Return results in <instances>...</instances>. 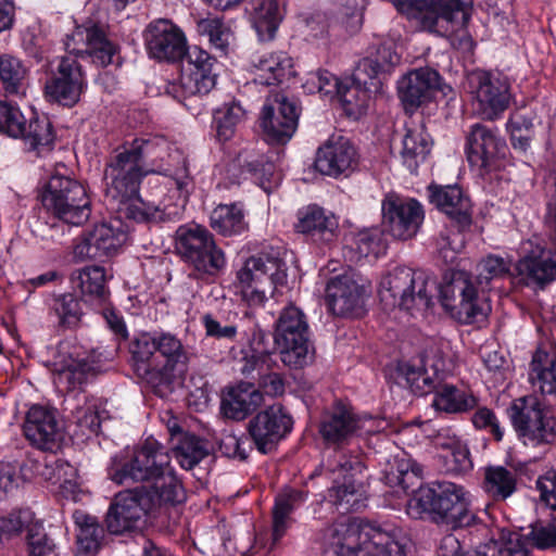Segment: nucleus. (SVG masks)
Listing matches in <instances>:
<instances>
[{
    "instance_id": "1",
    "label": "nucleus",
    "mask_w": 556,
    "mask_h": 556,
    "mask_svg": "<svg viewBox=\"0 0 556 556\" xmlns=\"http://www.w3.org/2000/svg\"><path fill=\"white\" fill-rule=\"evenodd\" d=\"M68 55L60 59L56 70L45 85L46 96L60 104L74 105L86 88L81 65L75 56L88 55L100 66L113 63L116 47L96 24L77 26L64 42Z\"/></svg>"
},
{
    "instance_id": "2",
    "label": "nucleus",
    "mask_w": 556,
    "mask_h": 556,
    "mask_svg": "<svg viewBox=\"0 0 556 556\" xmlns=\"http://www.w3.org/2000/svg\"><path fill=\"white\" fill-rule=\"evenodd\" d=\"M129 350L136 372L153 387L170 384L189 362L186 346L172 332L141 333L131 341Z\"/></svg>"
},
{
    "instance_id": "3",
    "label": "nucleus",
    "mask_w": 556,
    "mask_h": 556,
    "mask_svg": "<svg viewBox=\"0 0 556 556\" xmlns=\"http://www.w3.org/2000/svg\"><path fill=\"white\" fill-rule=\"evenodd\" d=\"M337 556H408L412 541L400 528L334 522L325 531Z\"/></svg>"
},
{
    "instance_id": "4",
    "label": "nucleus",
    "mask_w": 556,
    "mask_h": 556,
    "mask_svg": "<svg viewBox=\"0 0 556 556\" xmlns=\"http://www.w3.org/2000/svg\"><path fill=\"white\" fill-rule=\"evenodd\" d=\"M469 492L451 481H435L419 488L409 502V507L426 513L437 525L451 529L469 527L477 522L476 514L469 507Z\"/></svg>"
},
{
    "instance_id": "5",
    "label": "nucleus",
    "mask_w": 556,
    "mask_h": 556,
    "mask_svg": "<svg viewBox=\"0 0 556 556\" xmlns=\"http://www.w3.org/2000/svg\"><path fill=\"white\" fill-rule=\"evenodd\" d=\"M392 3L419 29L442 37L464 29L470 17L462 0H392Z\"/></svg>"
},
{
    "instance_id": "6",
    "label": "nucleus",
    "mask_w": 556,
    "mask_h": 556,
    "mask_svg": "<svg viewBox=\"0 0 556 556\" xmlns=\"http://www.w3.org/2000/svg\"><path fill=\"white\" fill-rule=\"evenodd\" d=\"M435 282L424 271L396 267L380 282L379 295L389 307H400L414 314L432 305Z\"/></svg>"
},
{
    "instance_id": "7",
    "label": "nucleus",
    "mask_w": 556,
    "mask_h": 556,
    "mask_svg": "<svg viewBox=\"0 0 556 556\" xmlns=\"http://www.w3.org/2000/svg\"><path fill=\"white\" fill-rule=\"evenodd\" d=\"M440 301L444 309L462 324L483 321L491 312L488 296L473 276L464 270L453 271L440 287Z\"/></svg>"
},
{
    "instance_id": "8",
    "label": "nucleus",
    "mask_w": 556,
    "mask_h": 556,
    "mask_svg": "<svg viewBox=\"0 0 556 556\" xmlns=\"http://www.w3.org/2000/svg\"><path fill=\"white\" fill-rule=\"evenodd\" d=\"M175 250L200 277L216 276L226 266L225 253L217 247L214 236L198 224L181 225L177 228Z\"/></svg>"
},
{
    "instance_id": "9",
    "label": "nucleus",
    "mask_w": 556,
    "mask_h": 556,
    "mask_svg": "<svg viewBox=\"0 0 556 556\" xmlns=\"http://www.w3.org/2000/svg\"><path fill=\"white\" fill-rule=\"evenodd\" d=\"M43 207L63 222L80 225L90 216L84 186L59 169L51 175L40 195Z\"/></svg>"
},
{
    "instance_id": "10",
    "label": "nucleus",
    "mask_w": 556,
    "mask_h": 556,
    "mask_svg": "<svg viewBox=\"0 0 556 556\" xmlns=\"http://www.w3.org/2000/svg\"><path fill=\"white\" fill-rule=\"evenodd\" d=\"M508 415L526 446L540 447L556 442V419L535 396L516 399L508 408Z\"/></svg>"
},
{
    "instance_id": "11",
    "label": "nucleus",
    "mask_w": 556,
    "mask_h": 556,
    "mask_svg": "<svg viewBox=\"0 0 556 556\" xmlns=\"http://www.w3.org/2000/svg\"><path fill=\"white\" fill-rule=\"evenodd\" d=\"M325 466L334 475L333 484L328 490V500L343 513L358 510L365 506V491L355 475L363 464L357 456H349L343 450H334L326 459Z\"/></svg>"
},
{
    "instance_id": "12",
    "label": "nucleus",
    "mask_w": 556,
    "mask_h": 556,
    "mask_svg": "<svg viewBox=\"0 0 556 556\" xmlns=\"http://www.w3.org/2000/svg\"><path fill=\"white\" fill-rule=\"evenodd\" d=\"M466 88L484 119H497L509 106L510 83L498 72L471 71L466 76Z\"/></svg>"
},
{
    "instance_id": "13",
    "label": "nucleus",
    "mask_w": 556,
    "mask_h": 556,
    "mask_svg": "<svg viewBox=\"0 0 556 556\" xmlns=\"http://www.w3.org/2000/svg\"><path fill=\"white\" fill-rule=\"evenodd\" d=\"M148 170L128 142L115 149L104 168L106 201L139 192Z\"/></svg>"
},
{
    "instance_id": "14",
    "label": "nucleus",
    "mask_w": 556,
    "mask_h": 556,
    "mask_svg": "<svg viewBox=\"0 0 556 556\" xmlns=\"http://www.w3.org/2000/svg\"><path fill=\"white\" fill-rule=\"evenodd\" d=\"M238 279L249 303L262 305L267 293L273 294L277 286L286 282V265L278 258L252 256L238 273Z\"/></svg>"
},
{
    "instance_id": "15",
    "label": "nucleus",
    "mask_w": 556,
    "mask_h": 556,
    "mask_svg": "<svg viewBox=\"0 0 556 556\" xmlns=\"http://www.w3.org/2000/svg\"><path fill=\"white\" fill-rule=\"evenodd\" d=\"M148 175L172 173L175 163L182 162V175L175 178L179 191H187L190 178L180 151L163 136L138 137L128 142Z\"/></svg>"
},
{
    "instance_id": "16",
    "label": "nucleus",
    "mask_w": 556,
    "mask_h": 556,
    "mask_svg": "<svg viewBox=\"0 0 556 556\" xmlns=\"http://www.w3.org/2000/svg\"><path fill=\"white\" fill-rule=\"evenodd\" d=\"M170 457L166 448L153 438H148L135 453L131 460L111 472L117 484L155 481L169 469Z\"/></svg>"
},
{
    "instance_id": "17",
    "label": "nucleus",
    "mask_w": 556,
    "mask_h": 556,
    "mask_svg": "<svg viewBox=\"0 0 556 556\" xmlns=\"http://www.w3.org/2000/svg\"><path fill=\"white\" fill-rule=\"evenodd\" d=\"M152 507L153 498L143 490L119 492L115 495L105 516L109 532L124 534L141 530Z\"/></svg>"
},
{
    "instance_id": "18",
    "label": "nucleus",
    "mask_w": 556,
    "mask_h": 556,
    "mask_svg": "<svg viewBox=\"0 0 556 556\" xmlns=\"http://www.w3.org/2000/svg\"><path fill=\"white\" fill-rule=\"evenodd\" d=\"M381 211L384 231L403 241L417 235L425 218L424 207L417 200L394 192L384 195Z\"/></svg>"
},
{
    "instance_id": "19",
    "label": "nucleus",
    "mask_w": 556,
    "mask_h": 556,
    "mask_svg": "<svg viewBox=\"0 0 556 556\" xmlns=\"http://www.w3.org/2000/svg\"><path fill=\"white\" fill-rule=\"evenodd\" d=\"M0 132L21 138L38 154L49 151L53 143V134L48 119H30L28 124L17 106L0 101Z\"/></svg>"
},
{
    "instance_id": "20",
    "label": "nucleus",
    "mask_w": 556,
    "mask_h": 556,
    "mask_svg": "<svg viewBox=\"0 0 556 556\" xmlns=\"http://www.w3.org/2000/svg\"><path fill=\"white\" fill-rule=\"evenodd\" d=\"M292 425V417L281 405H271L249 421L248 431L257 451L267 454L291 431Z\"/></svg>"
},
{
    "instance_id": "21",
    "label": "nucleus",
    "mask_w": 556,
    "mask_h": 556,
    "mask_svg": "<svg viewBox=\"0 0 556 556\" xmlns=\"http://www.w3.org/2000/svg\"><path fill=\"white\" fill-rule=\"evenodd\" d=\"M97 366L77 348L60 345L53 361L54 384L64 391L81 389L96 375Z\"/></svg>"
},
{
    "instance_id": "22",
    "label": "nucleus",
    "mask_w": 556,
    "mask_h": 556,
    "mask_svg": "<svg viewBox=\"0 0 556 556\" xmlns=\"http://www.w3.org/2000/svg\"><path fill=\"white\" fill-rule=\"evenodd\" d=\"M298 119L296 103L286 96L277 93L266 100L262 110L261 126L268 141L285 143L294 135Z\"/></svg>"
},
{
    "instance_id": "23",
    "label": "nucleus",
    "mask_w": 556,
    "mask_h": 556,
    "mask_svg": "<svg viewBox=\"0 0 556 556\" xmlns=\"http://www.w3.org/2000/svg\"><path fill=\"white\" fill-rule=\"evenodd\" d=\"M126 233L112 223L96 224L87 230L74 248V255L79 261H103L113 256L122 247Z\"/></svg>"
},
{
    "instance_id": "24",
    "label": "nucleus",
    "mask_w": 556,
    "mask_h": 556,
    "mask_svg": "<svg viewBox=\"0 0 556 556\" xmlns=\"http://www.w3.org/2000/svg\"><path fill=\"white\" fill-rule=\"evenodd\" d=\"M399 94L405 106L417 108L440 91L447 96L452 88L442 81L440 74L430 67L410 71L399 80Z\"/></svg>"
},
{
    "instance_id": "25",
    "label": "nucleus",
    "mask_w": 556,
    "mask_h": 556,
    "mask_svg": "<svg viewBox=\"0 0 556 556\" xmlns=\"http://www.w3.org/2000/svg\"><path fill=\"white\" fill-rule=\"evenodd\" d=\"M146 46L151 58L166 62L181 60L187 51L184 33L167 20H159L149 25Z\"/></svg>"
},
{
    "instance_id": "26",
    "label": "nucleus",
    "mask_w": 556,
    "mask_h": 556,
    "mask_svg": "<svg viewBox=\"0 0 556 556\" xmlns=\"http://www.w3.org/2000/svg\"><path fill=\"white\" fill-rule=\"evenodd\" d=\"M357 151L350 139L331 136L316 152L315 169L321 175L339 177L352 172L357 165Z\"/></svg>"
},
{
    "instance_id": "27",
    "label": "nucleus",
    "mask_w": 556,
    "mask_h": 556,
    "mask_svg": "<svg viewBox=\"0 0 556 556\" xmlns=\"http://www.w3.org/2000/svg\"><path fill=\"white\" fill-rule=\"evenodd\" d=\"M23 429L26 439L43 451L59 448L63 440V432L55 412L40 405L29 408Z\"/></svg>"
},
{
    "instance_id": "28",
    "label": "nucleus",
    "mask_w": 556,
    "mask_h": 556,
    "mask_svg": "<svg viewBox=\"0 0 556 556\" xmlns=\"http://www.w3.org/2000/svg\"><path fill=\"white\" fill-rule=\"evenodd\" d=\"M365 289L351 274L332 277L326 287V301L337 316L358 315L364 305Z\"/></svg>"
},
{
    "instance_id": "29",
    "label": "nucleus",
    "mask_w": 556,
    "mask_h": 556,
    "mask_svg": "<svg viewBox=\"0 0 556 556\" xmlns=\"http://www.w3.org/2000/svg\"><path fill=\"white\" fill-rule=\"evenodd\" d=\"M450 370L451 368L447 361L438 355H434L430 365H428V363L417 365L408 362L399 366L400 377H402L410 390L418 395L433 392L439 388V384Z\"/></svg>"
},
{
    "instance_id": "30",
    "label": "nucleus",
    "mask_w": 556,
    "mask_h": 556,
    "mask_svg": "<svg viewBox=\"0 0 556 556\" xmlns=\"http://www.w3.org/2000/svg\"><path fill=\"white\" fill-rule=\"evenodd\" d=\"M505 150V142L496 132L482 125L475 124L467 135L466 153L468 162L479 168H488Z\"/></svg>"
},
{
    "instance_id": "31",
    "label": "nucleus",
    "mask_w": 556,
    "mask_h": 556,
    "mask_svg": "<svg viewBox=\"0 0 556 556\" xmlns=\"http://www.w3.org/2000/svg\"><path fill=\"white\" fill-rule=\"evenodd\" d=\"M429 198L430 202L454 220L459 229H466L471 225V201L458 186H430Z\"/></svg>"
},
{
    "instance_id": "32",
    "label": "nucleus",
    "mask_w": 556,
    "mask_h": 556,
    "mask_svg": "<svg viewBox=\"0 0 556 556\" xmlns=\"http://www.w3.org/2000/svg\"><path fill=\"white\" fill-rule=\"evenodd\" d=\"M361 419L352 408L337 403L324 415L319 432L328 443L340 444L348 442L361 428Z\"/></svg>"
},
{
    "instance_id": "33",
    "label": "nucleus",
    "mask_w": 556,
    "mask_h": 556,
    "mask_svg": "<svg viewBox=\"0 0 556 556\" xmlns=\"http://www.w3.org/2000/svg\"><path fill=\"white\" fill-rule=\"evenodd\" d=\"M516 270L526 286L544 288L556 279V261L548 251L538 249L520 258Z\"/></svg>"
},
{
    "instance_id": "34",
    "label": "nucleus",
    "mask_w": 556,
    "mask_h": 556,
    "mask_svg": "<svg viewBox=\"0 0 556 556\" xmlns=\"http://www.w3.org/2000/svg\"><path fill=\"white\" fill-rule=\"evenodd\" d=\"M339 228L338 218L331 212L317 205H309L298 214L295 229L314 240L330 242L337 237Z\"/></svg>"
},
{
    "instance_id": "35",
    "label": "nucleus",
    "mask_w": 556,
    "mask_h": 556,
    "mask_svg": "<svg viewBox=\"0 0 556 556\" xmlns=\"http://www.w3.org/2000/svg\"><path fill=\"white\" fill-rule=\"evenodd\" d=\"M401 61L395 50V42L383 40L372 47L367 58L361 60L354 71L355 79L361 84L367 83V77L375 80L380 74L389 72Z\"/></svg>"
},
{
    "instance_id": "36",
    "label": "nucleus",
    "mask_w": 556,
    "mask_h": 556,
    "mask_svg": "<svg viewBox=\"0 0 556 556\" xmlns=\"http://www.w3.org/2000/svg\"><path fill=\"white\" fill-rule=\"evenodd\" d=\"M263 402V394L250 383L228 388L222 399L220 409L225 417L244 419Z\"/></svg>"
},
{
    "instance_id": "37",
    "label": "nucleus",
    "mask_w": 556,
    "mask_h": 556,
    "mask_svg": "<svg viewBox=\"0 0 556 556\" xmlns=\"http://www.w3.org/2000/svg\"><path fill=\"white\" fill-rule=\"evenodd\" d=\"M254 81L264 86H273L291 75L292 60L283 52H265L252 58Z\"/></svg>"
},
{
    "instance_id": "38",
    "label": "nucleus",
    "mask_w": 556,
    "mask_h": 556,
    "mask_svg": "<svg viewBox=\"0 0 556 556\" xmlns=\"http://www.w3.org/2000/svg\"><path fill=\"white\" fill-rule=\"evenodd\" d=\"M71 280L79 289L85 302L103 305L110 296L103 267L88 266L72 274Z\"/></svg>"
},
{
    "instance_id": "39",
    "label": "nucleus",
    "mask_w": 556,
    "mask_h": 556,
    "mask_svg": "<svg viewBox=\"0 0 556 556\" xmlns=\"http://www.w3.org/2000/svg\"><path fill=\"white\" fill-rule=\"evenodd\" d=\"M282 20L279 0H253L250 21L260 40L274 38Z\"/></svg>"
},
{
    "instance_id": "40",
    "label": "nucleus",
    "mask_w": 556,
    "mask_h": 556,
    "mask_svg": "<svg viewBox=\"0 0 556 556\" xmlns=\"http://www.w3.org/2000/svg\"><path fill=\"white\" fill-rule=\"evenodd\" d=\"M111 208L117 214V219H128L136 223H147L161 218L159 206L144 202L139 192L108 201Z\"/></svg>"
},
{
    "instance_id": "41",
    "label": "nucleus",
    "mask_w": 556,
    "mask_h": 556,
    "mask_svg": "<svg viewBox=\"0 0 556 556\" xmlns=\"http://www.w3.org/2000/svg\"><path fill=\"white\" fill-rule=\"evenodd\" d=\"M518 475L504 466L484 468L482 489L494 502H503L517 491Z\"/></svg>"
},
{
    "instance_id": "42",
    "label": "nucleus",
    "mask_w": 556,
    "mask_h": 556,
    "mask_svg": "<svg viewBox=\"0 0 556 556\" xmlns=\"http://www.w3.org/2000/svg\"><path fill=\"white\" fill-rule=\"evenodd\" d=\"M432 141L422 126L407 128L402 140L401 157L403 164L415 173L431 151Z\"/></svg>"
},
{
    "instance_id": "43",
    "label": "nucleus",
    "mask_w": 556,
    "mask_h": 556,
    "mask_svg": "<svg viewBox=\"0 0 556 556\" xmlns=\"http://www.w3.org/2000/svg\"><path fill=\"white\" fill-rule=\"evenodd\" d=\"M215 72H182L178 84L167 88L179 101L188 97L207 94L216 85Z\"/></svg>"
},
{
    "instance_id": "44",
    "label": "nucleus",
    "mask_w": 556,
    "mask_h": 556,
    "mask_svg": "<svg viewBox=\"0 0 556 556\" xmlns=\"http://www.w3.org/2000/svg\"><path fill=\"white\" fill-rule=\"evenodd\" d=\"M275 343L279 349L281 362L289 368L300 369L314 361L315 348L309 337L275 340Z\"/></svg>"
},
{
    "instance_id": "45",
    "label": "nucleus",
    "mask_w": 556,
    "mask_h": 556,
    "mask_svg": "<svg viewBox=\"0 0 556 556\" xmlns=\"http://www.w3.org/2000/svg\"><path fill=\"white\" fill-rule=\"evenodd\" d=\"M43 476L58 484L65 498L76 502L80 493L78 471L67 460L58 458L46 466Z\"/></svg>"
},
{
    "instance_id": "46",
    "label": "nucleus",
    "mask_w": 556,
    "mask_h": 556,
    "mask_svg": "<svg viewBox=\"0 0 556 556\" xmlns=\"http://www.w3.org/2000/svg\"><path fill=\"white\" fill-rule=\"evenodd\" d=\"M245 119V110L238 101L222 104L213 113V128L220 142L230 140L238 126Z\"/></svg>"
},
{
    "instance_id": "47",
    "label": "nucleus",
    "mask_w": 556,
    "mask_h": 556,
    "mask_svg": "<svg viewBox=\"0 0 556 556\" xmlns=\"http://www.w3.org/2000/svg\"><path fill=\"white\" fill-rule=\"evenodd\" d=\"M433 392V407L437 410L456 414L465 413L477 406V399L463 390L451 384H444L443 381Z\"/></svg>"
},
{
    "instance_id": "48",
    "label": "nucleus",
    "mask_w": 556,
    "mask_h": 556,
    "mask_svg": "<svg viewBox=\"0 0 556 556\" xmlns=\"http://www.w3.org/2000/svg\"><path fill=\"white\" fill-rule=\"evenodd\" d=\"M210 220L211 227L226 237L242 233L248 228L243 210L238 204H219L211 213Z\"/></svg>"
},
{
    "instance_id": "49",
    "label": "nucleus",
    "mask_w": 556,
    "mask_h": 556,
    "mask_svg": "<svg viewBox=\"0 0 556 556\" xmlns=\"http://www.w3.org/2000/svg\"><path fill=\"white\" fill-rule=\"evenodd\" d=\"M370 86H375L374 80L367 77V83L361 84L354 75L352 85L342 84L337 97L348 116L357 118L365 113L368 106Z\"/></svg>"
},
{
    "instance_id": "50",
    "label": "nucleus",
    "mask_w": 556,
    "mask_h": 556,
    "mask_svg": "<svg viewBox=\"0 0 556 556\" xmlns=\"http://www.w3.org/2000/svg\"><path fill=\"white\" fill-rule=\"evenodd\" d=\"M306 500V494L300 490H289L276 497L273 508V538L277 542L285 534L289 516L293 509Z\"/></svg>"
},
{
    "instance_id": "51",
    "label": "nucleus",
    "mask_w": 556,
    "mask_h": 556,
    "mask_svg": "<svg viewBox=\"0 0 556 556\" xmlns=\"http://www.w3.org/2000/svg\"><path fill=\"white\" fill-rule=\"evenodd\" d=\"M151 498H153V506L170 504L175 505L185 500V492L182 486L173 472L172 469L159 476L155 481H152L150 490L141 488Z\"/></svg>"
},
{
    "instance_id": "52",
    "label": "nucleus",
    "mask_w": 556,
    "mask_h": 556,
    "mask_svg": "<svg viewBox=\"0 0 556 556\" xmlns=\"http://www.w3.org/2000/svg\"><path fill=\"white\" fill-rule=\"evenodd\" d=\"M437 444L447 451L446 470L459 475L472 469V460L467 444L455 434L438 437Z\"/></svg>"
},
{
    "instance_id": "53",
    "label": "nucleus",
    "mask_w": 556,
    "mask_h": 556,
    "mask_svg": "<svg viewBox=\"0 0 556 556\" xmlns=\"http://www.w3.org/2000/svg\"><path fill=\"white\" fill-rule=\"evenodd\" d=\"M306 337H309V334L304 313L293 305L285 307L276 323L274 339L285 340Z\"/></svg>"
},
{
    "instance_id": "54",
    "label": "nucleus",
    "mask_w": 556,
    "mask_h": 556,
    "mask_svg": "<svg viewBox=\"0 0 556 556\" xmlns=\"http://www.w3.org/2000/svg\"><path fill=\"white\" fill-rule=\"evenodd\" d=\"M477 275L473 277L480 289L486 293L493 280L502 279L510 274V262L502 256L489 254L476 266Z\"/></svg>"
},
{
    "instance_id": "55",
    "label": "nucleus",
    "mask_w": 556,
    "mask_h": 556,
    "mask_svg": "<svg viewBox=\"0 0 556 556\" xmlns=\"http://www.w3.org/2000/svg\"><path fill=\"white\" fill-rule=\"evenodd\" d=\"M176 459L185 469H192L208 455L206 442L194 434L181 435L173 448Z\"/></svg>"
},
{
    "instance_id": "56",
    "label": "nucleus",
    "mask_w": 556,
    "mask_h": 556,
    "mask_svg": "<svg viewBox=\"0 0 556 556\" xmlns=\"http://www.w3.org/2000/svg\"><path fill=\"white\" fill-rule=\"evenodd\" d=\"M51 309L58 318V325L65 329L77 328L84 315L80 301L72 293L53 298Z\"/></svg>"
},
{
    "instance_id": "57",
    "label": "nucleus",
    "mask_w": 556,
    "mask_h": 556,
    "mask_svg": "<svg viewBox=\"0 0 556 556\" xmlns=\"http://www.w3.org/2000/svg\"><path fill=\"white\" fill-rule=\"evenodd\" d=\"M422 466L410 457H395L386 478L391 486H400L406 491L422 477Z\"/></svg>"
},
{
    "instance_id": "58",
    "label": "nucleus",
    "mask_w": 556,
    "mask_h": 556,
    "mask_svg": "<svg viewBox=\"0 0 556 556\" xmlns=\"http://www.w3.org/2000/svg\"><path fill=\"white\" fill-rule=\"evenodd\" d=\"M197 33L206 36L211 46L226 54L232 39V33L219 17L207 16L197 21Z\"/></svg>"
},
{
    "instance_id": "59",
    "label": "nucleus",
    "mask_w": 556,
    "mask_h": 556,
    "mask_svg": "<svg viewBox=\"0 0 556 556\" xmlns=\"http://www.w3.org/2000/svg\"><path fill=\"white\" fill-rule=\"evenodd\" d=\"M75 523L79 530L77 533V545L79 553H96L103 536V529L94 517L81 513H75Z\"/></svg>"
},
{
    "instance_id": "60",
    "label": "nucleus",
    "mask_w": 556,
    "mask_h": 556,
    "mask_svg": "<svg viewBox=\"0 0 556 556\" xmlns=\"http://www.w3.org/2000/svg\"><path fill=\"white\" fill-rule=\"evenodd\" d=\"M506 129L515 150L526 152L530 148L534 135L531 116L519 111L511 113L506 123Z\"/></svg>"
},
{
    "instance_id": "61",
    "label": "nucleus",
    "mask_w": 556,
    "mask_h": 556,
    "mask_svg": "<svg viewBox=\"0 0 556 556\" xmlns=\"http://www.w3.org/2000/svg\"><path fill=\"white\" fill-rule=\"evenodd\" d=\"M386 242L382 231L378 228H370L359 231L354 236L351 243V251L355 253V257H378L386 252Z\"/></svg>"
},
{
    "instance_id": "62",
    "label": "nucleus",
    "mask_w": 556,
    "mask_h": 556,
    "mask_svg": "<svg viewBox=\"0 0 556 556\" xmlns=\"http://www.w3.org/2000/svg\"><path fill=\"white\" fill-rule=\"evenodd\" d=\"M26 73V67L17 58L10 54L0 56V80L7 93L20 92Z\"/></svg>"
},
{
    "instance_id": "63",
    "label": "nucleus",
    "mask_w": 556,
    "mask_h": 556,
    "mask_svg": "<svg viewBox=\"0 0 556 556\" xmlns=\"http://www.w3.org/2000/svg\"><path fill=\"white\" fill-rule=\"evenodd\" d=\"M538 355L533 358L531 379L543 394L556 395V351L545 355V365H536Z\"/></svg>"
},
{
    "instance_id": "64",
    "label": "nucleus",
    "mask_w": 556,
    "mask_h": 556,
    "mask_svg": "<svg viewBox=\"0 0 556 556\" xmlns=\"http://www.w3.org/2000/svg\"><path fill=\"white\" fill-rule=\"evenodd\" d=\"M439 554L440 556H498V543L490 542L480 545L475 551L465 552L458 539L448 534L441 540Z\"/></svg>"
}]
</instances>
